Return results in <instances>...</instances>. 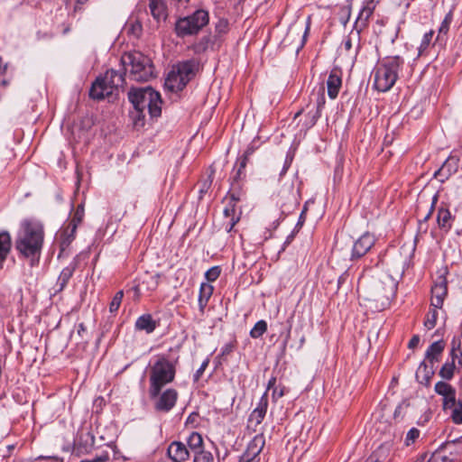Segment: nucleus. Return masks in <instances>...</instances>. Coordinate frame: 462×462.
<instances>
[{
    "label": "nucleus",
    "mask_w": 462,
    "mask_h": 462,
    "mask_svg": "<svg viewBox=\"0 0 462 462\" xmlns=\"http://www.w3.org/2000/svg\"><path fill=\"white\" fill-rule=\"evenodd\" d=\"M128 99L134 107L130 116L135 128L144 125L146 109L152 118H157L162 114L161 95L151 87L130 88Z\"/></svg>",
    "instance_id": "f257e3e1"
},
{
    "label": "nucleus",
    "mask_w": 462,
    "mask_h": 462,
    "mask_svg": "<svg viewBox=\"0 0 462 462\" xmlns=\"http://www.w3.org/2000/svg\"><path fill=\"white\" fill-rule=\"evenodd\" d=\"M43 226L36 221L24 220L15 239V249L20 257L29 259L31 264L38 263L44 242Z\"/></svg>",
    "instance_id": "f03ea898"
},
{
    "label": "nucleus",
    "mask_w": 462,
    "mask_h": 462,
    "mask_svg": "<svg viewBox=\"0 0 462 462\" xmlns=\"http://www.w3.org/2000/svg\"><path fill=\"white\" fill-rule=\"evenodd\" d=\"M176 376V363L166 355L155 356L149 368V396H156L162 388L172 383Z\"/></svg>",
    "instance_id": "7ed1b4c3"
},
{
    "label": "nucleus",
    "mask_w": 462,
    "mask_h": 462,
    "mask_svg": "<svg viewBox=\"0 0 462 462\" xmlns=\"http://www.w3.org/2000/svg\"><path fill=\"white\" fill-rule=\"evenodd\" d=\"M404 60L399 55L384 57L377 62L374 70V87L380 92L389 91L399 78Z\"/></svg>",
    "instance_id": "20e7f679"
},
{
    "label": "nucleus",
    "mask_w": 462,
    "mask_h": 462,
    "mask_svg": "<svg viewBox=\"0 0 462 462\" xmlns=\"http://www.w3.org/2000/svg\"><path fill=\"white\" fill-rule=\"evenodd\" d=\"M121 63L125 70H129V77L134 81H148L156 77L152 60L140 51L125 53Z\"/></svg>",
    "instance_id": "39448f33"
},
{
    "label": "nucleus",
    "mask_w": 462,
    "mask_h": 462,
    "mask_svg": "<svg viewBox=\"0 0 462 462\" xmlns=\"http://www.w3.org/2000/svg\"><path fill=\"white\" fill-rule=\"evenodd\" d=\"M125 72H119L113 69H107L103 77L97 78L89 90V97L93 99L101 100L105 97L113 95L114 90L123 87L125 84Z\"/></svg>",
    "instance_id": "423d86ee"
},
{
    "label": "nucleus",
    "mask_w": 462,
    "mask_h": 462,
    "mask_svg": "<svg viewBox=\"0 0 462 462\" xmlns=\"http://www.w3.org/2000/svg\"><path fill=\"white\" fill-rule=\"evenodd\" d=\"M208 12L204 9H198L190 15L177 19L174 31L180 38L196 35L208 25Z\"/></svg>",
    "instance_id": "0eeeda50"
},
{
    "label": "nucleus",
    "mask_w": 462,
    "mask_h": 462,
    "mask_svg": "<svg viewBox=\"0 0 462 462\" xmlns=\"http://www.w3.org/2000/svg\"><path fill=\"white\" fill-rule=\"evenodd\" d=\"M398 282L388 273H382L373 285V300L375 301L381 310L391 305L396 296Z\"/></svg>",
    "instance_id": "6e6552de"
},
{
    "label": "nucleus",
    "mask_w": 462,
    "mask_h": 462,
    "mask_svg": "<svg viewBox=\"0 0 462 462\" xmlns=\"http://www.w3.org/2000/svg\"><path fill=\"white\" fill-rule=\"evenodd\" d=\"M195 76L194 62L186 60L178 63L169 72L164 86L171 92L181 91Z\"/></svg>",
    "instance_id": "1a4fd4ad"
},
{
    "label": "nucleus",
    "mask_w": 462,
    "mask_h": 462,
    "mask_svg": "<svg viewBox=\"0 0 462 462\" xmlns=\"http://www.w3.org/2000/svg\"><path fill=\"white\" fill-rule=\"evenodd\" d=\"M325 88L323 85H321L317 89H313L310 97V103L306 106L305 108H301L295 114L294 119H296L300 115L306 111V126L308 128L314 126L319 118L321 116V111L325 106Z\"/></svg>",
    "instance_id": "9d476101"
},
{
    "label": "nucleus",
    "mask_w": 462,
    "mask_h": 462,
    "mask_svg": "<svg viewBox=\"0 0 462 462\" xmlns=\"http://www.w3.org/2000/svg\"><path fill=\"white\" fill-rule=\"evenodd\" d=\"M448 270L443 267L437 272V277L431 286L430 307L442 309L444 300L448 296Z\"/></svg>",
    "instance_id": "9b49d317"
},
{
    "label": "nucleus",
    "mask_w": 462,
    "mask_h": 462,
    "mask_svg": "<svg viewBox=\"0 0 462 462\" xmlns=\"http://www.w3.org/2000/svg\"><path fill=\"white\" fill-rule=\"evenodd\" d=\"M151 400L154 401V409L159 412L167 413L171 411L176 405L179 398V393L176 389L168 388L165 391H161L156 396H149Z\"/></svg>",
    "instance_id": "f8f14e48"
},
{
    "label": "nucleus",
    "mask_w": 462,
    "mask_h": 462,
    "mask_svg": "<svg viewBox=\"0 0 462 462\" xmlns=\"http://www.w3.org/2000/svg\"><path fill=\"white\" fill-rule=\"evenodd\" d=\"M375 236L369 232L363 234L352 246L351 261H356L365 255L374 245Z\"/></svg>",
    "instance_id": "ddd939ff"
},
{
    "label": "nucleus",
    "mask_w": 462,
    "mask_h": 462,
    "mask_svg": "<svg viewBox=\"0 0 462 462\" xmlns=\"http://www.w3.org/2000/svg\"><path fill=\"white\" fill-rule=\"evenodd\" d=\"M279 203L283 211L291 210L300 205V190L293 184L283 187L278 193Z\"/></svg>",
    "instance_id": "4468645a"
},
{
    "label": "nucleus",
    "mask_w": 462,
    "mask_h": 462,
    "mask_svg": "<svg viewBox=\"0 0 462 462\" xmlns=\"http://www.w3.org/2000/svg\"><path fill=\"white\" fill-rule=\"evenodd\" d=\"M460 158L456 152H452L450 155L442 163L441 167L435 171L434 177L440 182H445L453 174L457 173L459 169Z\"/></svg>",
    "instance_id": "2eb2a0df"
},
{
    "label": "nucleus",
    "mask_w": 462,
    "mask_h": 462,
    "mask_svg": "<svg viewBox=\"0 0 462 462\" xmlns=\"http://www.w3.org/2000/svg\"><path fill=\"white\" fill-rule=\"evenodd\" d=\"M265 445V438L263 433L255 435L253 439L248 443L247 448L241 457L243 462L254 461L262 452Z\"/></svg>",
    "instance_id": "dca6fc26"
},
{
    "label": "nucleus",
    "mask_w": 462,
    "mask_h": 462,
    "mask_svg": "<svg viewBox=\"0 0 462 462\" xmlns=\"http://www.w3.org/2000/svg\"><path fill=\"white\" fill-rule=\"evenodd\" d=\"M77 228L75 224L68 223L59 233L58 243L60 246V254L58 257L67 254L66 251L76 238Z\"/></svg>",
    "instance_id": "f3484780"
},
{
    "label": "nucleus",
    "mask_w": 462,
    "mask_h": 462,
    "mask_svg": "<svg viewBox=\"0 0 462 462\" xmlns=\"http://www.w3.org/2000/svg\"><path fill=\"white\" fill-rule=\"evenodd\" d=\"M268 404V393L267 392H265L260 398L257 406L253 410V411L249 415V427H254V431H255L257 426H259L263 422L267 412Z\"/></svg>",
    "instance_id": "a211bd4d"
},
{
    "label": "nucleus",
    "mask_w": 462,
    "mask_h": 462,
    "mask_svg": "<svg viewBox=\"0 0 462 462\" xmlns=\"http://www.w3.org/2000/svg\"><path fill=\"white\" fill-rule=\"evenodd\" d=\"M395 442L393 439H389L380 444V446L370 455L375 462H391L395 454Z\"/></svg>",
    "instance_id": "6ab92c4d"
},
{
    "label": "nucleus",
    "mask_w": 462,
    "mask_h": 462,
    "mask_svg": "<svg viewBox=\"0 0 462 462\" xmlns=\"http://www.w3.org/2000/svg\"><path fill=\"white\" fill-rule=\"evenodd\" d=\"M455 216L452 215L448 207L445 203H441L437 212V225L438 227L445 234H448L454 224Z\"/></svg>",
    "instance_id": "aec40b11"
},
{
    "label": "nucleus",
    "mask_w": 462,
    "mask_h": 462,
    "mask_svg": "<svg viewBox=\"0 0 462 462\" xmlns=\"http://www.w3.org/2000/svg\"><path fill=\"white\" fill-rule=\"evenodd\" d=\"M167 456L171 462H187L189 458V451L184 443L173 441L167 448Z\"/></svg>",
    "instance_id": "412c9836"
},
{
    "label": "nucleus",
    "mask_w": 462,
    "mask_h": 462,
    "mask_svg": "<svg viewBox=\"0 0 462 462\" xmlns=\"http://www.w3.org/2000/svg\"><path fill=\"white\" fill-rule=\"evenodd\" d=\"M435 392L443 397V410L448 411L449 405H454L456 401L455 388L446 382H438L434 387Z\"/></svg>",
    "instance_id": "4be33fe9"
},
{
    "label": "nucleus",
    "mask_w": 462,
    "mask_h": 462,
    "mask_svg": "<svg viewBox=\"0 0 462 462\" xmlns=\"http://www.w3.org/2000/svg\"><path fill=\"white\" fill-rule=\"evenodd\" d=\"M435 392L443 397V410L448 411L449 405H454L456 401L455 388L446 382H438L434 387Z\"/></svg>",
    "instance_id": "5701e85b"
},
{
    "label": "nucleus",
    "mask_w": 462,
    "mask_h": 462,
    "mask_svg": "<svg viewBox=\"0 0 462 462\" xmlns=\"http://www.w3.org/2000/svg\"><path fill=\"white\" fill-rule=\"evenodd\" d=\"M95 445V437L90 431L79 432L74 440V449L79 454L89 453Z\"/></svg>",
    "instance_id": "b1692460"
},
{
    "label": "nucleus",
    "mask_w": 462,
    "mask_h": 462,
    "mask_svg": "<svg viewBox=\"0 0 462 462\" xmlns=\"http://www.w3.org/2000/svg\"><path fill=\"white\" fill-rule=\"evenodd\" d=\"M342 86L341 71L337 69H333L327 79L328 95L331 99H335Z\"/></svg>",
    "instance_id": "393cba45"
},
{
    "label": "nucleus",
    "mask_w": 462,
    "mask_h": 462,
    "mask_svg": "<svg viewBox=\"0 0 462 462\" xmlns=\"http://www.w3.org/2000/svg\"><path fill=\"white\" fill-rule=\"evenodd\" d=\"M214 292V287L208 282H202L199 287L198 304L199 312L204 314L205 309Z\"/></svg>",
    "instance_id": "a878e982"
},
{
    "label": "nucleus",
    "mask_w": 462,
    "mask_h": 462,
    "mask_svg": "<svg viewBox=\"0 0 462 462\" xmlns=\"http://www.w3.org/2000/svg\"><path fill=\"white\" fill-rule=\"evenodd\" d=\"M78 266V261L75 258L68 266L62 269L57 281V286L59 287L57 291H61L67 286L69 281L73 276L74 272Z\"/></svg>",
    "instance_id": "bb28decb"
},
{
    "label": "nucleus",
    "mask_w": 462,
    "mask_h": 462,
    "mask_svg": "<svg viewBox=\"0 0 462 462\" xmlns=\"http://www.w3.org/2000/svg\"><path fill=\"white\" fill-rule=\"evenodd\" d=\"M445 348V342L443 340H439L433 342L427 349L425 354V358L430 365H434L438 363L440 359L441 354Z\"/></svg>",
    "instance_id": "cd10ccee"
},
{
    "label": "nucleus",
    "mask_w": 462,
    "mask_h": 462,
    "mask_svg": "<svg viewBox=\"0 0 462 462\" xmlns=\"http://www.w3.org/2000/svg\"><path fill=\"white\" fill-rule=\"evenodd\" d=\"M375 5L373 0L367 2L363 8L360 10L357 19L356 21V27H359V30L365 28L368 25V21L373 15Z\"/></svg>",
    "instance_id": "c85d7f7f"
},
{
    "label": "nucleus",
    "mask_w": 462,
    "mask_h": 462,
    "mask_svg": "<svg viewBox=\"0 0 462 462\" xmlns=\"http://www.w3.org/2000/svg\"><path fill=\"white\" fill-rule=\"evenodd\" d=\"M433 375L434 365H429L426 361H422L416 372L417 380L422 384L429 385Z\"/></svg>",
    "instance_id": "c756f323"
},
{
    "label": "nucleus",
    "mask_w": 462,
    "mask_h": 462,
    "mask_svg": "<svg viewBox=\"0 0 462 462\" xmlns=\"http://www.w3.org/2000/svg\"><path fill=\"white\" fill-rule=\"evenodd\" d=\"M462 436L457 439H449L443 443L440 448L446 454H452V462L456 461L462 453Z\"/></svg>",
    "instance_id": "7c9ffc66"
},
{
    "label": "nucleus",
    "mask_w": 462,
    "mask_h": 462,
    "mask_svg": "<svg viewBox=\"0 0 462 462\" xmlns=\"http://www.w3.org/2000/svg\"><path fill=\"white\" fill-rule=\"evenodd\" d=\"M134 327L136 330L151 334L155 330L157 323L151 314H143L136 319Z\"/></svg>",
    "instance_id": "2f4dec72"
},
{
    "label": "nucleus",
    "mask_w": 462,
    "mask_h": 462,
    "mask_svg": "<svg viewBox=\"0 0 462 462\" xmlns=\"http://www.w3.org/2000/svg\"><path fill=\"white\" fill-rule=\"evenodd\" d=\"M12 247V239L9 232H0V264L7 258Z\"/></svg>",
    "instance_id": "473e14b6"
},
{
    "label": "nucleus",
    "mask_w": 462,
    "mask_h": 462,
    "mask_svg": "<svg viewBox=\"0 0 462 462\" xmlns=\"http://www.w3.org/2000/svg\"><path fill=\"white\" fill-rule=\"evenodd\" d=\"M187 445L193 455L199 450H203L204 441L201 434L197 431L191 432L187 439Z\"/></svg>",
    "instance_id": "72a5a7b5"
},
{
    "label": "nucleus",
    "mask_w": 462,
    "mask_h": 462,
    "mask_svg": "<svg viewBox=\"0 0 462 462\" xmlns=\"http://www.w3.org/2000/svg\"><path fill=\"white\" fill-rule=\"evenodd\" d=\"M245 196L244 190V182L239 181H231L230 189L227 192V197L229 199L235 202H239L242 200V198Z\"/></svg>",
    "instance_id": "f704fd0d"
},
{
    "label": "nucleus",
    "mask_w": 462,
    "mask_h": 462,
    "mask_svg": "<svg viewBox=\"0 0 462 462\" xmlns=\"http://www.w3.org/2000/svg\"><path fill=\"white\" fill-rule=\"evenodd\" d=\"M246 159H238L236 167L233 170V175L231 177V181H239L244 182L245 180V167H246Z\"/></svg>",
    "instance_id": "c9c22d12"
},
{
    "label": "nucleus",
    "mask_w": 462,
    "mask_h": 462,
    "mask_svg": "<svg viewBox=\"0 0 462 462\" xmlns=\"http://www.w3.org/2000/svg\"><path fill=\"white\" fill-rule=\"evenodd\" d=\"M448 411L449 417L455 424H462V400L455 401L454 405H449Z\"/></svg>",
    "instance_id": "e433bc0d"
},
{
    "label": "nucleus",
    "mask_w": 462,
    "mask_h": 462,
    "mask_svg": "<svg viewBox=\"0 0 462 462\" xmlns=\"http://www.w3.org/2000/svg\"><path fill=\"white\" fill-rule=\"evenodd\" d=\"M229 31V23L226 18H220L215 24V35L213 38L221 42L222 37Z\"/></svg>",
    "instance_id": "4c0bfd02"
},
{
    "label": "nucleus",
    "mask_w": 462,
    "mask_h": 462,
    "mask_svg": "<svg viewBox=\"0 0 462 462\" xmlns=\"http://www.w3.org/2000/svg\"><path fill=\"white\" fill-rule=\"evenodd\" d=\"M216 45H217V47H219L220 42L216 41L215 38L212 39L210 36H205L195 46V50L197 52H203V51H206L208 48L215 50Z\"/></svg>",
    "instance_id": "58836bf2"
},
{
    "label": "nucleus",
    "mask_w": 462,
    "mask_h": 462,
    "mask_svg": "<svg viewBox=\"0 0 462 462\" xmlns=\"http://www.w3.org/2000/svg\"><path fill=\"white\" fill-rule=\"evenodd\" d=\"M149 7L151 10L152 15L159 20L161 17L165 14V5L161 0H149Z\"/></svg>",
    "instance_id": "ea45409f"
},
{
    "label": "nucleus",
    "mask_w": 462,
    "mask_h": 462,
    "mask_svg": "<svg viewBox=\"0 0 462 462\" xmlns=\"http://www.w3.org/2000/svg\"><path fill=\"white\" fill-rule=\"evenodd\" d=\"M434 31L430 30V32H426L420 42V44L418 48L419 56H423L428 53V50L430 46L432 44V38L434 36Z\"/></svg>",
    "instance_id": "a19ab883"
},
{
    "label": "nucleus",
    "mask_w": 462,
    "mask_h": 462,
    "mask_svg": "<svg viewBox=\"0 0 462 462\" xmlns=\"http://www.w3.org/2000/svg\"><path fill=\"white\" fill-rule=\"evenodd\" d=\"M451 455L452 454H446L445 450L439 447L430 455L427 462H452Z\"/></svg>",
    "instance_id": "79ce46f5"
},
{
    "label": "nucleus",
    "mask_w": 462,
    "mask_h": 462,
    "mask_svg": "<svg viewBox=\"0 0 462 462\" xmlns=\"http://www.w3.org/2000/svg\"><path fill=\"white\" fill-rule=\"evenodd\" d=\"M267 330V323L262 319L257 321L250 331V337L253 338L261 337Z\"/></svg>",
    "instance_id": "37998d69"
},
{
    "label": "nucleus",
    "mask_w": 462,
    "mask_h": 462,
    "mask_svg": "<svg viewBox=\"0 0 462 462\" xmlns=\"http://www.w3.org/2000/svg\"><path fill=\"white\" fill-rule=\"evenodd\" d=\"M453 20V14L452 11H449L446 15L443 21L441 22V24L439 28V34L436 38V41H439L440 39L441 34L446 35L449 31L450 23Z\"/></svg>",
    "instance_id": "c03bdc74"
},
{
    "label": "nucleus",
    "mask_w": 462,
    "mask_h": 462,
    "mask_svg": "<svg viewBox=\"0 0 462 462\" xmlns=\"http://www.w3.org/2000/svg\"><path fill=\"white\" fill-rule=\"evenodd\" d=\"M456 365L453 362H446L439 370V375L445 380L453 378Z\"/></svg>",
    "instance_id": "a18cd8bd"
},
{
    "label": "nucleus",
    "mask_w": 462,
    "mask_h": 462,
    "mask_svg": "<svg viewBox=\"0 0 462 462\" xmlns=\"http://www.w3.org/2000/svg\"><path fill=\"white\" fill-rule=\"evenodd\" d=\"M84 217H85L84 205L79 204L77 206L71 219L68 223L75 224V226L78 227L79 225H80L82 223Z\"/></svg>",
    "instance_id": "49530a36"
},
{
    "label": "nucleus",
    "mask_w": 462,
    "mask_h": 462,
    "mask_svg": "<svg viewBox=\"0 0 462 462\" xmlns=\"http://www.w3.org/2000/svg\"><path fill=\"white\" fill-rule=\"evenodd\" d=\"M213 174L214 171H212L211 173L204 180H201L199 183V199H201L203 196L210 189L213 182Z\"/></svg>",
    "instance_id": "de8ad7c7"
},
{
    "label": "nucleus",
    "mask_w": 462,
    "mask_h": 462,
    "mask_svg": "<svg viewBox=\"0 0 462 462\" xmlns=\"http://www.w3.org/2000/svg\"><path fill=\"white\" fill-rule=\"evenodd\" d=\"M193 462H215V459L213 454L204 448L193 455Z\"/></svg>",
    "instance_id": "09e8293b"
},
{
    "label": "nucleus",
    "mask_w": 462,
    "mask_h": 462,
    "mask_svg": "<svg viewBox=\"0 0 462 462\" xmlns=\"http://www.w3.org/2000/svg\"><path fill=\"white\" fill-rule=\"evenodd\" d=\"M438 309L432 308L426 315V319L424 320V326L428 329H432L436 324L438 319Z\"/></svg>",
    "instance_id": "8fccbe9b"
},
{
    "label": "nucleus",
    "mask_w": 462,
    "mask_h": 462,
    "mask_svg": "<svg viewBox=\"0 0 462 462\" xmlns=\"http://www.w3.org/2000/svg\"><path fill=\"white\" fill-rule=\"evenodd\" d=\"M123 298H124L123 291H118L115 294V296L113 297V299L109 304V312L110 313L115 314L117 312V310L122 303Z\"/></svg>",
    "instance_id": "3c124183"
},
{
    "label": "nucleus",
    "mask_w": 462,
    "mask_h": 462,
    "mask_svg": "<svg viewBox=\"0 0 462 462\" xmlns=\"http://www.w3.org/2000/svg\"><path fill=\"white\" fill-rule=\"evenodd\" d=\"M220 273H221L220 267L213 266L206 272L205 278L207 279V281L209 283V282H215L219 277Z\"/></svg>",
    "instance_id": "603ef678"
},
{
    "label": "nucleus",
    "mask_w": 462,
    "mask_h": 462,
    "mask_svg": "<svg viewBox=\"0 0 462 462\" xmlns=\"http://www.w3.org/2000/svg\"><path fill=\"white\" fill-rule=\"evenodd\" d=\"M241 212H238V215L231 216L226 222L224 223L225 229L227 233H230L234 230L235 226L240 221Z\"/></svg>",
    "instance_id": "864d4df0"
},
{
    "label": "nucleus",
    "mask_w": 462,
    "mask_h": 462,
    "mask_svg": "<svg viewBox=\"0 0 462 462\" xmlns=\"http://www.w3.org/2000/svg\"><path fill=\"white\" fill-rule=\"evenodd\" d=\"M438 200L439 192H436L431 199V204L428 213L424 216V217L421 220H420V224L426 223L431 217L434 208L438 203Z\"/></svg>",
    "instance_id": "5fc2aeb1"
},
{
    "label": "nucleus",
    "mask_w": 462,
    "mask_h": 462,
    "mask_svg": "<svg viewBox=\"0 0 462 462\" xmlns=\"http://www.w3.org/2000/svg\"><path fill=\"white\" fill-rule=\"evenodd\" d=\"M236 204H237V202H235V201H232L231 199H229V202L224 208L223 213H224L225 217H229L231 216L238 215V213L236 212Z\"/></svg>",
    "instance_id": "6e6d98bb"
},
{
    "label": "nucleus",
    "mask_w": 462,
    "mask_h": 462,
    "mask_svg": "<svg viewBox=\"0 0 462 462\" xmlns=\"http://www.w3.org/2000/svg\"><path fill=\"white\" fill-rule=\"evenodd\" d=\"M408 406H409V404L405 403V402H402V403L398 404V406L395 408V411L393 412L394 420H402Z\"/></svg>",
    "instance_id": "4d7b16f0"
},
{
    "label": "nucleus",
    "mask_w": 462,
    "mask_h": 462,
    "mask_svg": "<svg viewBox=\"0 0 462 462\" xmlns=\"http://www.w3.org/2000/svg\"><path fill=\"white\" fill-rule=\"evenodd\" d=\"M420 437V430L416 428L411 429L405 439V444L407 446H410L411 443H413L418 438Z\"/></svg>",
    "instance_id": "13d9d810"
},
{
    "label": "nucleus",
    "mask_w": 462,
    "mask_h": 462,
    "mask_svg": "<svg viewBox=\"0 0 462 462\" xmlns=\"http://www.w3.org/2000/svg\"><path fill=\"white\" fill-rule=\"evenodd\" d=\"M209 359L206 358L202 364L200 365V367L196 371V373L193 375V381L194 383H197L201 378L202 374H204L205 370L208 366Z\"/></svg>",
    "instance_id": "bf43d9fd"
},
{
    "label": "nucleus",
    "mask_w": 462,
    "mask_h": 462,
    "mask_svg": "<svg viewBox=\"0 0 462 462\" xmlns=\"http://www.w3.org/2000/svg\"><path fill=\"white\" fill-rule=\"evenodd\" d=\"M286 392L287 391H286V387L285 386H283V385L276 386L273 389V394H272L273 401L276 402L278 399H280L282 396H284Z\"/></svg>",
    "instance_id": "052dcab7"
},
{
    "label": "nucleus",
    "mask_w": 462,
    "mask_h": 462,
    "mask_svg": "<svg viewBox=\"0 0 462 462\" xmlns=\"http://www.w3.org/2000/svg\"><path fill=\"white\" fill-rule=\"evenodd\" d=\"M235 347H236V341H230L228 343H226L221 347L220 356H226L230 355L234 351Z\"/></svg>",
    "instance_id": "680f3d73"
},
{
    "label": "nucleus",
    "mask_w": 462,
    "mask_h": 462,
    "mask_svg": "<svg viewBox=\"0 0 462 462\" xmlns=\"http://www.w3.org/2000/svg\"><path fill=\"white\" fill-rule=\"evenodd\" d=\"M450 356L452 358L451 362H453L454 364L457 359L462 358V350L460 348V342L458 343L457 347H455V346L452 347V349L450 351Z\"/></svg>",
    "instance_id": "e2e57ef3"
},
{
    "label": "nucleus",
    "mask_w": 462,
    "mask_h": 462,
    "mask_svg": "<svg viewBox=\"0 0 462 462\" xmlns=\"http://www.w3.org/2000/svg\"><path fill=\"white\" fill-rule=\"evenodd\" d=\"M77 334L81 339H85L88 335V329L84 323H79L77 328Z\"/></svg>",
    "instance_id": "0e129e2a"
},
{
    "label": "nucleus",
    "mask_w": 462,
    "mask_h": 462,
    "mask_svg": "<svg viewBox=\"0 0 462 462\" xmlns=\"http://www.w3.org/2000/svg\"><path fill=\"white\" fill-rule=\"evenodd\" d=\"M307 210H308V201L304 204V207H303L301 213L299 217L297 226H302L304 224V222L306 220Z\"/></svg>",
    "instance_id": "69168bd1"
},
{
    "label": "nucleus",
    "mask_w": 462,
    "mask_h": 462,
    "mask_svg": "<svg viewBox=\"0 0 462 462\" xmlns=\"http://www.w3.org/2000/svg\"><path fill=\"white\" fill-rule=\"evenodd\" d=\"M419 343H420V337H419V335H414L410 339L409 344H408V347L411 348V349H414L415 347H417Z\"/></svg>",
    "instance_id": "338daca9"
},
{
    "label": "nucleus",
    "mask_w": 462,
    "mask_h": 462,
    "mask_svg": "<svg viewBox=\"0 0 462 462\" xmlns=\"http://www.w3.org/2000/svg\"><path fill=\"white\" fill-rule=\"evenodd\" d=\"M254 148L253 146H249L245 151L244 154L239 159H246V162H248L249 157L254 153Z\"/></svg>",
    "instance_id": "774afa93"
}]
</instances>
